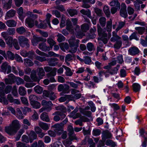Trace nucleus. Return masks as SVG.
<instances>
[{
    "label": "nucleus",
    "mask_w": 147,
    "mask_h": 147,
    "mask_svg": "<svg viewBox=\"0 0 147 147\" xmlns=\"http://www.w3.org/2000/svg\"><path fill=\"white\" fill-rule=\"evenodd\" d=\"M80 40H75V37H72L69 40L68 42L69 45L70 49L68 52L74 54L76 53L77 49L79 47V43Z\"/></svg>",
    "instance_id": "1"
},
{
    "label": "nucleus",
    "mask_w": 147,
    "mask_h": 147,
    "mask_svg": "<svg viewBox=\"0 0 147 147\" xmlns=\"http://www.w3.org/2000/svg\"><path fill=\"white\" fill-rule=\"evenodd\" d=\"M20 128L19 121L15 120L12 121V125L5 128V131L10 135H13L16 133Z\"/></svg>",
    "instance_id": "2"
},
{
    "label": "nucleus",
    "mask_w": 147,
    "mask_h": 147,
    "mask_svg": "<svg viewBox=\"0 0 147 147\" xmlns=\"http://www.w3.org/2000/svg\"><path fill=\"white\" fill-rule=\"evenodd\" d=\"M110 41L112 42H115L113 47L115 49H119L122 46V41L121 37L119 36L115 32H113L112 37L110 39Z\"/></svg>",
    "instance_id": "3"
},
{
    "label": "nucleus",
    "mask_w": 147,
    "mask_h": 147,
    "mask_svg": "<svg viewBox=\"0 0 147 147\" xmlns=\"http://www.w3.org/2000/svg\"><path fill=\"white\" fill-rule=\"evenodd\" d=\"M18 40L19 45L21 47L26 49L29 48V41L27 38L24 36H21L19 37Z\"/></svg>",
    "instance_id": "4"
},
{
    "label": "nucleus",
    "mask_w": 147,
    "mask_h": 147,
    "mask_svg": "<svg viewBox=\"0 0 147 147\" xmlns=\"http://www.w3.org/2000/svg\"><path fill=\"white\" fill-rule=\"evenodd\" d=\"M44 69L46 72H49L47 74V76L48 78L50 76H54L56 74L57 69L55 67L53 68L49 66H45Z\"/></svg>",
    "instance_id": "5"
},
{
    "label": "nucleus",
    "mask_w": 147,
    "mask_h": 147,
    "mask_svg": "<svg viewBox=\"0 0 147 147\" xmlns=\"http://www.w3.org/2000/svg\"><path fill=\"white\" fill-rule=\"evenodd\" d=\"M69 86L66 84H60L58 86V90L59 91H62V93H68L69 92Z\"/></svg>",
    "instance_id": "6"
},
{
    "label": "nucleus",
    "mask_w": 147,
    "mask_h": 147,
    "mask_svg": "<svg viewBox=\"0 0 147 147\" xmlns=\"http://www.w3.org/2000/svg\"><path fill=\"white\" fill-rule=\"evenodd\" d=\"M42 105L45 107L47 112L50 111L52 109V106L53 104L51 101H47L43 100L41 102Z\"/></svg>",
    "instance_id": "7"
},
{
    "label": "nucleus",
    "mask_w": 147,
    "mask_h": 147,
    "mask_svg": "<svg viewBox=\"0 0 147 147\" xmlns=\"http://www.w3.org/2000/svg\"><path fill=\"white\" fill-rule=\"evenodd\" d=\"M1 67L2 71L5 74H6V73L7 74H8L11 72V67L6 62L3 63L2 64Z\"/></svg>",
    "instance_id": "8"
},
{
    "label": "nucleus",
    "mask_w": 147,
    "mask_h": 147,
    "mask_svg": "<svg viewBox=\"0 0 147 147\" xmlns=\"http://www.w3.org/2000/svg\"><path fill=\"white\" fill-rule=\"evenodd\" d=\"M121 5L120 14L122 17L126 18L128 16L126 10L127 6L125 4L123 3H121Z\"/></svg>",
    "instance_id": "9"
},
{
    "label": "nucleus",
    "mask_w": 147,
    "mask_h": 147,
    "mask_svg": "<svg viewBox=\"0 0 147 147\" xmlns=\"http://www.w3.org/2000/svg\"><path fill=\"white\" fill-rule=\"evenodd\" d=\"M112 135L111 133L107 130L103 131L102 134V140L105 141L107 139L111 138Z\"/></svg>",
    "instance_id": "10"
},
{
    "label": "nucleus",
    "mask_w": 147,
    "mask_h": 147,
    "mask_svg": "<svg viewBox=\"0 0 147 147\" xmlns=\"http://www.w3.org/2000/svg\"><path fill=\"white\" fill-rule=\"evenodd\" d=\"M3 3V8L4 9L8 10L11 8L12 3V0H2Z\"/></svg>",
    "instance_id": "11"
},
{
    "label": "nucleus",
    "mask_w": 147,
    "mask_h": 147,
    "mask_svg": "<svg viewBox=\"0 0 147 147\" xmlns=\"http://www.w3.org/2000/svg\"><path fill=\"white\" fill-rule=\"evenodd\" d=\"M47 39L43 38L42 37H35L32 40V43L34 46H36L38 44V42L40 41L45 42L46 41Z\"/></svg>",
    "instance_id": "12"
},
{
    "label": "nucleus",
    "mask_w": 147,
    "mask_h": 147,
    "mask_svg": "<svg viewBox=\"0 0 147 147\" xmlns=\"http://www.w3.org/2000/svg\"><path fill=\"white\" fill-rule=\"evenodd\" d=\"M47 61L49 65L51 66H55L58 63V59L55 57L48 59H47Z\"/></svg>",
    "instance_id": "13"
},
{
    "label": "nucleus",
    "mask_w": 147,
    "mask_h": 147,
    "mask_svg": "<svg viewBox=\"0 0 147 147\" xmlns=\"http://www.w3.org/2000/svg\"><path fill=\"white\" fill-rule=\"evenodd\" d=\"M140 52L139 49L137 47L134 46L131 47L128 50L129 53L131 55H135L138 54Z\"/></svg>",
    "instance_id": "14"
},
{
    "label": "nucleus",
    "mask_w": 147,
    "mask_h": 147,
    "mask_svg": "<svg viewBox=\"0 0 147 147\" xmlns=\"http://www.w3.org/2000/svg\"><path fill=\"white\" fill-rule=\"evenodd\" d=\"M39 48L42 51L45 52L50 50V47L46 45L45 42L40 43L38 45Z\"/></svg>",
    "instance_id": "15"
},
{
    "label": "nucleus",
    "mask_w": 147,
    "mask_h": 147,
    "mask_svg": "<svg viewBox=\"0 0 147 147\" xmlns=\"http://www.w3.org/2000/svg\"><path fill=\"white\" fill-rule=\"evenodd\" d=\"M97 31L99 37H107V34L106 31L102 30L99 24L97 25Z\"/></svg>",
    "instance_id": "16"
},
{
    "label": "nucleus",
    "mask_w": 147,
    "mask_h": 147,
    "mask_svg": "<svg viewBox=\"0 0 147 147\" xmlns=\"http://www.w3.org/2000/svg\"><path fill=\"white\" fill-rule=\"evenodd\" d=\"M37 75L40 79H41L45 75V72L42 67L38 68L37 69Z\"/></svg>",
    "instance_id": "17"
},
{
    "label": "nucleus",
    "mask_w": 147,
    "mask_h": 147,
    "mask_svg": "<svg viewBox=\"0 0 147 147\" xmlns=\"http://www.w3.org/2000/svg\"><path fill=\"white\" fill-rule=\"evenodd\" d=\"M25 23L30 28H32L34 26V21L30 17L27 18L25 20Z\"/></svg>",
    "instance_id": "18"
},
{
    "label": "nucleus",
    "mask_w": 147,
    "mask_h": 147,
    "mask_svg": "<svg viewBox=\"0 0 147 147\" xmlns=\"http://www.w3.org/2000/svg\"><path fill=\"white\" fill-rule=\"evenodd\" d=\"M29 141L32 143L34 140L37 138V135L36 133L33 131H31L28 135Z\"/></svg>",
    "instance_id": "19"
},
{
    "label": "nucleus",
    "mask_w": 147,
    "mask_h": 147,
    "mask_svg": "<svg viewBox=\"0 0 147 147\" xmlns=\"http://www.w3.org/2000/svg\"><path fill=\"white\" fill-rule=\"evenodd\" d=\"M5 24L8 27H16L17 23L14 20H9L7 21Z\"/></svg>",
    "instance_id": "20"
},
{
    "label": "nucleus",
    "mask_w": 147,
    "mask_h": 147,
    "mask_svg": "<svg viewBox=\"0 0 147 147\" xmlns=\"http://www.w3.org/2000/svg\"><path fill=\"white\" fill-rule=\"evenodd\" d=\"M47 42L49 44L50 48H52L56 44V42L52 38L51 36H49L47 39Z\"/></svg>",
    "instance_id": "21"
},
{
    "label": "nucleus",
    "mask_w": 147,
    "mask_h": 147,
    "mask_svg": "<svg viewBox=\"0 0 147 147\" xmlns=\"http://www.w3.org/2000/svg\"><path fill=\"white\" fill-rule=\"evenodd\" d=\"M75 58V56L74 54H69L66 55L65 58V62L73 60Z\"/></svg>",
    "instance_id": "22"
},
{
    "label": "nucleus",
    "mask_w": 147,
    "mask_h": 147,
    "mask_svg": "<svg viewBox=\"0 0 147 147\" xmlns=\"http://www.w3.org/2000/svg\"><path fill=\"white\" fill-rule=\"evenodd\" d=\"M38 125L40 127L44 130H47L49 129V125L46 123L40 122L39 123Z\"/></svg>",
    "instance_id": "23"
},
{
    "label": "nucleus",
    "mask_w": 147,
    "mask_h": 147,
    "mask_svg": "<svg viewBox=\"0 0 147 147\" xmlns=\"http://www.w3.org/2000/svg\"><path fill=\"white\" fill-rule=\"evenodd\" d=\"M40 118L43 121L47 122H49L50 119L47 115V113L46 112H43L41 115Z\"/></svg>",
    "instance_id": "24"
},
{
    "label": "nucleus",
    "mask_w": 147,
    "mask_h": 147,
    "mask_svg": "<svg viewBox=\"0 0 147 147\" xmlns=\"http://www.w3.org/2000/svg\"><path fill=\"white\" fill-rule=\"evenodd\" d=\"M6 57H5L6 59L7 58L8 59L11 60H13L15 58V55L11 51H7L6 53Z\"/></svg>",
    "instance_id": "25"
},
{
    "label": "nucleus",
    "mask_w": 147,
    "mask_h": 147,
    "mask_svg": "<svg viewBox=\"0 0 147 147\" xmlns=\"http://www.w3.org/2000/svg\"><path fill=\"white\" fill-rule=\"evenodd\" d=\"M109 4L111 6L120 8V4L118 0H113L110 2Z\"/></svg>",
    "instance_id": "26"
},
{
    "label": "nucleus",
    "mask_w": 147,
    "mask_h": 147,
    "mask_svg": "<svg viewBox=\"0 0 147 147\" xmlns=\"http://www.w3.org/2000/svg\"><path fill=\"white\" fill-rule=\"evenodd\" d=\"M119 67L120 65H118L116 67H113L111 69V68L108 70L109 71V74L111 75H114L116 74L119 70Z\"/></svg>",
    "instance_id": "27"
},
{
    "label": "nucleus",
    "mask_w": 147,
    "mask_h": 147,
    "mask_svg": "<svg viewBox=\"0 0 147 147\" xmlns=\"http://www.w3.org/2000/svg\"><path fill=\"white\" fill-rule=\"evenodd\" d=\"M30 77L31 79L34 82H39L40 79L38 78L36 76V72L35 71L34 72H32L30 75Z\"/></svg>",
    "instance_id": "28"
},
{
    "label": "nucleus",
    "mask_w": 147,
    "mask_h": 147,
    "mask_svg": "<svg viewBox=\"0 0 147 147\" xmlns=\"http://www.w3.org/2000/svg\"><path fill=\"white\" fill-rule=\"evenodd\" d=\"M62 67L64 68L66 70L65 74L66 76H71L73 74V72L71 71V69L69 68L65 65H63Z\"/></svg>",
    "instance_id": "29"
},
{
    "label": "nucleus",
    "mask_w": 147,
    "mask_h": 147,
    "mask_svg": "<svg viewBox=\"0 0 147 147\" xmlns=\"http://www.w3.org/2000/svg\"><path fill=\"white\" fill-rule=\"evenodd\" d=\"M17 13L19 16V18L21 20H23L24 16L23 15V9L22 7L19 8L17 11Z\"/></svg>",
    "instance_id": "30"
},
{
    "label": "nucleus",
    "mask_w": 147,
    "mask_h": 147,
    "mask_svg": "<svg viewBox=\"0 0 147 147\" xmlns=\"http://www.w3.org/2000/svg\"><path fill=\"white\" fill-rule=\"evenodd\" d=\"M133 91L136 92H139L140 89V86L138 83H135L133 84L132 86Z\"/></svg>",
    "instance_id": "31"
},
{
    "label": "nucleus",
    "mask_w": 147,
    "mask_h": 147,
    "mask_svg": "<svg viewBox=\"0 0 147 147\" xmlns=\"http://www.w3.org/2000/svg\"><path fill=\"white\" fill-rule=\"evenodd\" d=\"M16 12L15 10L11 9L7 12L6 15L8 17L12 18L15 16Z\"/></svg>",
    "instance_id": "32"
},
{
    "label": "nucleus",
    "mask_w": 147,
    "mask_h": 147,
    "mask_svg": "<svg viewBox=\"0 0 147 147\" xmlns=\"http://www.w3.org/2000/svg\"><path fill=\"white\" fill-rule=\"evenodd\" d=\"M103 10L107 17L108 18L109 17L111 13L108 7L107 6H104L103 8Z\"/></svg>",
    "instance_id": "33"
},
{
    "label": "nucleus",
    "mask_w": 147,
    "mask_h": 147,
    "mask_svg": "<svg viewBox=\"0 0 147 147\" xmlns=\"http://www.w3.org/2000/svg\"><path fill=\"white\" fill-rule=\"evenodd\" d=\"M16 31L18 33L23 34L26 32V30L23 26H21L17 28L16 29Z\"/></svg>",
    "instance_id": "34"
},
{
    "label": "nucleus",
    "mask_w": 147,
    "mask_h": 147,
    "mask_svg": "<svg viewBox=\"0 0 147 147\" xmlns=\"http://www.w3.org/2000/svg\"><path fill=\"white\" fill-rule=\"evenodd\" d=\"M18 92L20 95L24 96L26 94V92L24 87L20 86L19 88Z\"/></svg>",
    "instance_id": "35"
},
{
    "label": "nucleus",
    "mask_w": 147,
    "mask_h": 147,
    "mask_svg": "<svg viewBox=\"0 0 147 147\" xmlns=\"http://www.w3.org/2000/svg\"><path fill=\"white\" fill-rule=\"evenodd\" d=\"M80 12L83 14L86 15L89 18H92V17L91 15L90 11L89 10L85 11L84 9H82L80 11Z\"/></svg>",
    "instance_id": "36"
},
{
    "label": "nucleus",
    "mask_w": 147,
    "mask_h": 147,
    "mask_svg": "<svg viewBox=\"0 0 147 147\" xmlns=\"http://www.w3.org/2000/svg\"><path fill=\"white\" fill-rule=\"evenodd\" d=\"M34 89L35 92L38 94H41L43 91L42 88L39 86L37 85L35 86Z\"/></svg>",
    "instance_id": "37"
},
{
    "label": "nucleus",
    "mask_w": 147,
    "mask_h": 147,
    "mask_svg": "<svg viewBox=\"0 0 147 147\" xmlns=\"http://www.w3.org/2000/svg\"><path fill=\"white\" fill-rule=\"evenodd\" d=\"M57 41L59 42H61L62 41H64L65 40V37L63 36L61 34L58 33L57 35Z\"/></svg>",
    "instance_id": "38"
},
{
    "label": "nucleus",
    "mask_w": 147,
    "mask_h": 147,
    "mask_svg": "<svg viewBox=\"0 0 147 147\" xmlns=\"http://www.w3.org/2000/svg\"><path fill=\"white\" fill-rule=\"evenodd\" d=\"M29 99L30 101V103L32 104L34 102L38 100V97L36 95H31L29 96Z\"/></svg>",
    "instance_id": "39"
},
{
    "label": "nucleus",
    "mask_w": 147,
    "mask_h": 147,
    "mask_svg": "<svg viewBox=\"0 0 147 147\" xmlns=\"http://www.w3.org/2000/svg\"><path fill=\"white\" fill-rule=\"evenodd\" d=\"M135 29L138 31V34L140 35L142 34L146 30L145 27H136Z\"/></svg>",
    "instance_id": "40"
},
{
    "label": "nucleus",
    "mask_w": 147,
    "mask_h": 147,
    "mask_svg": "<svg viewBox=\"0 0 147 147\" xmlns=\"http://www.w3.org/2000/svg\"><path fill=\"white\" fill-rule=\"evenodd\" d=\"M6 42L7 45H9L10 47L12 46L13 38L9 36L5 38Z\"/></svg>",
    "instance_id": "41"
},
{
    "label": "nucleus",
    "mask_w": 147,
    "mask_h": 147,
    "mask_svg": "<svg viewBox=\"0 0 147 147\" xmlns=\"http://www.w3.org/2000/svg\"><path fill=\"white\" fill-rule=\"evenodd\" d=\"M112 21L110 19L107 22V31L109 32L111 31L112 29Z\"/></svg>",
    "instance_id": "42"
},
{
    "label": "nucleus",
    "mask_w": 147,
    "mask_h": 147,
    "mask_svg": "<svg viewBox=\"0 0 147 147\" xmlns=\"http://www.w3.org/2000/svg\"><path fill=\"white\" fill-rule=\"evenodd\" d=\"M99 22L102 27H104L106 24V19L105 17H101L99 19Z\"/></svg>",
    "instance_id": "43"
},
{
    "label": "nucleus",
    "mask_w": 147,
    "mask_h": 147,
    "mask_svg": "<svg viewBox=\"0 0 147 147\" xmlns=\"http://www.w3.org/2000/svg\"><path fill=\"white\" fill-rule=\"evenodd\" d=\"M24 63L26 66H32L34 65V63L32 61L28 59H24Z\"/></svg>",
    "instance_id": "44"
},
{
    "label": "nucleus",
    "mask_w": 147,
    "mask_h": 147,
    "mask_svg": "<svg viewBox=\"0 0 147 147\" xmlns=\"http://www.w3.org/2000/svg\"><path fill=\"white\" fill-rule=\"evenodd\" d=\"M87 140L88 143L89 144H91L92 143H94L93 142V140L92 138H89L88 136H87L85 138L84 140L83 141L82 144L85 145L86 144V141Z\"/></svg>",
    "instance_id": "45"
},
{
    "label": "nucleus",
    "mask_w": 147,
    "mask_h": 147,
    "mask_svg": "<svg viewBox=\"0 0 147 147\" xmlns=\"http://www.w3.org/2000/svg\"><path fill=\"white\" fill-rule=\"evenodd\" d=\"M81 29L82 31L84 32H86L89 29V27L88 24L84 23L81 26Z\"/></svg>",
    "instance_id": "46"
},
{
    "label": "nucleus",
    "mask_w": 147,
    "mask_h": 147,
    "mask_svg": "<svg viewBox=\"0 0 147 147\" xmlns=\"http://www.w3.org/2000/svg\"><path fill=\"white\" fill-rule=\"evenodd\" d=\"M71 95H66L64 96L61 97L59 99L60 102H64L67 99H69L71 98Z\"/></svg>",
    "instance_id": "47"
},
{
    "label": "nucleus",
    "mask_w": 147,
    "mask_h": 147,
    "mask_svg": "<svg viewBox=\"0 0 147 147\" xmlns=\"http://www.w3.org/2000/svg\"><path fill=\"white\" fill-rule=\"evenodd\" d=\"M48 54H46V56L47 57H58L59 55V54H57L52 51H50L48 52Z\"/></svg>",
    "instance_id": "48"
},
{
    "label": "nucleus",
    "mask_w": 147,
    "mask_h": 147,
    "mask_svg": "<svg viewBox=\"0 0 147 147\" xmlns=\"http://www.w3.org/2000/svg\"><path fill=\"white\" fill-rule=\"evenodd\" d=\"M64 112L60 111H56L53 114V115H58L60 116V117L62 119L64 118L66 116V115L64 113Z\"/></svg>",
    "instance_id": "49"
},
{
    "label": "nucleus",
    "mask_w": 147,
    "mask_h": 147,
    "mask_svg": "<svg viewBox=\"0 0 147 147\" xmlns=\"http://www.w3.org/2000/svg\"><path fill=\"white\" fill-rule=\"evenodd\" d=\"M101 133V130L98 129H94L92 131V135L94 136H99Z\"/></svg>",
    "instance_id": "50"
},
{
    "label": "nucleus",
    "mask_w": 147,
    "mask_h": 147,
    "mask_svg": "<svg viewBox=\"0 0 147 147\" xmlns=\"http://www.w3.org/2000/svg\"><path fill=\"white\" fill-rule=\"evenodd\" d=\"M88 50L90 51H93L94 49V46L91 42H88L87 44Z\"/></svg>",
    "instance_id": "51"
},
{
    "label": "nucleus",
    "mask_w": 147,
    "mask_h": 147,
    "mask_svg": "<svg viewBox=\"0 0 147 147\" xmlns=\"http://www.w3.org/2000/svg\"><path fill=\"white\" fill-rule=\"evenodd\" d=\"M56 109L57 110L60 111L61 112H66V109L65 107L63 105H59L56 107Z\"/></svg>",
    "instance_id": "52"
},
{
    "label": "nucleus",
    "mask_w": 147,
    "mask_h": 147,
    "mask_svg": "<svg viewBox=\"0 0 147 147\" xmlns=\"http://www.w3.org/2000/svg\"><path fill=\"white\" fill-rule=\"evenodd\" d=\"M52 14L55 15L57 18L61 17V15L60 12L57 10H52L51 11Z\"/></svg>",
    "instance_id": "53"
},
{
    "label": "nucleus",
    "mask_w": 147,
    "mask_h": 147,
    "mask_svg": "<svg viewBox=\"0 0 147 147\" xmlns=\"http://www.w3.org/2000/svg\"><path fill=\"white\" fill-rule=\"evenodd\" d=\"M105 144L107 146H111L112 147H114L115 146L116 144L114 142L110 140H107L105 142Z\"/></svg>",
    "instance_id": "54"
},
{
    "label": "nucleus",
    "mask_w": 147,
    "mask_h": 147,
    "mask_svg": "<svg viewBox=\"0 0 147 147\" xmlns=\"http://www.w3.org/2000/svg\"><path fill=\"white\" fill-rule=\"evenodd\" d=\"M17 116L19 119H23L24 117L20 109H17Z\"/></svg>",
    "instance_id": "55"
},
{
    "label": "nucleus",
    "mask_w": 147,
    "mask_h": 147,
    "mask_svg": "<svg viewBox=\"0 0 147 147\" xmlns=\"http://www.w3.org/2000/svg\"><path fill=\"white\" fill-rule=\"evenodd\" d=\"M81 113L84 115L86 116L87 117H91L92 113L90 111H86L85 110H82Z\"/></svg>",
    "instance_id": "56"
},
{
    "label": "nucleus",
    "mask_w": 147,
    "mask_h": 147,
    "mask_svg": "<svg viewBox=\"0 0 147 147\" xmlns=\"http://www.w3.org/2000/svg\"><path fill=\"white\" fill-rule=\"evenodd\" d=\"M84 59L83 61L86 64H89L91 62V60L90 57L89 56H85L84 57Z\"/></svg>",
    "instance_id": "57"
},
{
    "label": "nucleus",
    "mask_w": 147,
    "mask_h": 147,
    "mask_svg": "<svg viewBox=\"0 0 147 147\" xmlns=\"http://www.w3.org/2000/svg\"><path fill=\"white\" fill-rule=\"evenodd\" d=\"M30 104L33 108L36 109L40 108L41 106L40 104L37 101L34 102L33 103H31Z\"/></svg>",
    "instance_id": "58"
},
{
    "label": "nucleus",
    "mask_w": 147,
    "mask_h": 147,
    "mask_svg": "<svg viewBox=\"0 0 147 147\" xmlns=\"http://www.w3.org/2000/svg\"><path fill=\"white\" fill-rule=\"evenodd\" d=\"M137 33L136 32H134L130 36L129 38L130 40H131L132 39H135L136 40H139V38H138L137 36Z\"/></svg>",
    "instance_id": "59"
},
{
    "label": "nucleus",
    "mask_w": 147,
    "mask_h": 147,
    "mask_svg": "<svg viewBox=\"0 0 147 147\" xmlns=\"http://www.w3.org/2000/svg\"><path fill=\"white\" fill-rule=\"evenodd\" d=\"M35 54L34 52L33 51H27V57H28L30 59H32Z\"/></svg>",
    "instance_id": "60"
},
{
    "label": "nucleus",
    "mask_w": 147,
    "mask_h": 147,
    "mask_svg": "<svg viewBox=\"0 0 147 147\" xmlns=\"http://www.w3.org/2000/svg\"><path fill=\"white\" fill-rule=\"evenodd\" d=\"M63 125L61 123H57L54 125V127L55 128V130H57L63 129Z\"/></svg>",
    "instance_id": "61"
},
{
    "label": "nucleus",
    "mask_w": 147,
    "mask_h": 147,
    "mask_svg": "<svg viewBox=\"0 0 147 147\" xmlns=\"http://www.w3.org/2000/svg\"><path fill=\"white\" fill-rule=\"evenodd\" d=\"M54 8L62 12L65 11L64 6L62 5L55 6Z\"/></svg>",
    "instance_id": "62"
},
{
    "label": "nucleus",
    "mask_w": 147,
    "mask_h": 147,
    "mask_svg": "<svg viewBox=\"0 0 147 147\" xmlns=\"http://www.w3.org/2000/svg\"><path fill=\"white\" fill-rule=\"evenodd\" d=\"M48 98H49L50 100H53L56 98L57 96L54 92H50Z\"/></svg>",
    "instance_id": "63"
},
{
    "label": "nucleus",
    "mask_w": 147,
    "mask_h": 147,
    "mask_svg": "<svg viewBox=\"0 0 147 147\" xmlns=\"http://www.w3.org/2000/svg\"><path fill=\"white\" fill-rule=\"evenodd\" d=\"M68 12L71 16H73L77 14V12L75 9H70L68 10Z\"/></svg>",
    "instance_id": "64"
}]
</instances>
